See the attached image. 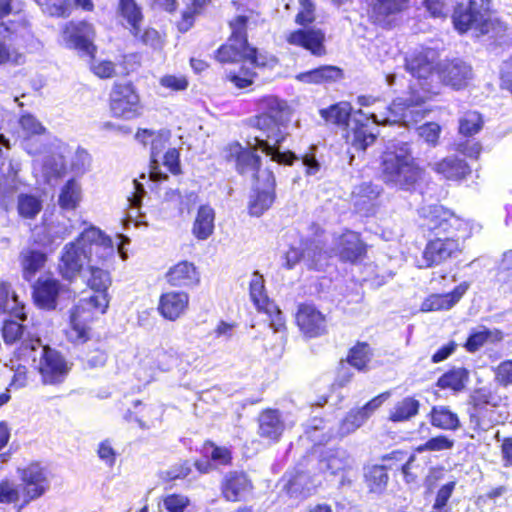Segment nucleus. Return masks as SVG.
<instances>
[{"label":"nucleus","instance_id":"obj_46","mask_svg":"<svg viewBox=\"0 0 512 512\" xmlns=\"http://www.w3.org/2000/svg\"><path fill=\"white\" fill-rule=\"evenodd\" d=\"M89 276L86 280V285L94 293L91 296H103L110 303V296L108 289L111 286L112 279L109 271L99 268L97 266L88 267Z\"/></svg>","mask_w":512,"mask_h":512},{"label":"nucleus","instance_id":"obj_40","mask_svg":"<svg viewBox=\"0 0 512 512\" xmlns=\"http://www.w3.org/2000/svg\"><path fill=\"white\" fill-rule=\"evenodd\" d=\"M429 424L442 431H457L461 427L459 415L447 405H434L427 414Z\"/></svg>","mask_w":512,"mask_h":512},{"label":"nucleus","instance_id":"obj_32","mask_svg":"<svg viewBox=\"0 0 512 512\" xmlns=\"http://www.w3.org/2000/svg\"><path fill=\"white\" fill-rule=\"evenodd\" d=\"M381 189L371 182L361 183L353 189L351 199L357 212L366 216L375 214Z\"/></svg>","mask_w":512,"mask_h":512},{"label":"nucleus","instance_id":"obj_22","mask_svg":"<svg viewBox=\"0 0 512 512\" xmlns=\"http://www.w3.org/2000/svg\"><path fill=\"white\" fill-rule=\"evenodd\" d=\"M117 11L129 24L130 33L142 43L148 44L158 38V32L154 28L142 29L144 15L136 0H118Z\"/></svg>","mask_w":512,"mask_h":512},{"label":"nucleus","instance_id":"obj_24","mask_svg":"<svg viewBox=\"0 0 512 512\" xmlns=\"http://www.w3.org/2000/svg\"><path fill=\"white\" fill-rule=\"evenodd\" d=\"M200 453L206 460L197 459L193 465L199 474H208L217 465H232V451L225 446H218L212 440H205L201 446Z\"/></svg>","mask_w":512,"mask_h":512},{"label":"nucleus","instance_id":"obj_64","mask_svg":"<svg viewBox=\"0 0 512 512\" xmlns=\"http://www.w3.org/2000/svg\"><path fill=\"white\" fill-rule=\"evenodd\" d=\"M299 10L295 15L294 22L299 27L312 26L316 21V9L312 0H299Z\"/></svg>","mask_w":512,"mask_h":512},{"label":"nucleus","instance_id":"obj_61","mask_svg":"<svg viewBox=\"0 0 512 512\" xmlns=\"http://www.w3.org/2000/svg\"><path fill=\"white\" fill-rule=\"evenodd\" d=\"M456 481H449L437 490L430 512H449L448 502L455 490Z\"/></svg>","mask_w":512,"mask_h":512},{"label":"nucleus","instance_id":"obj_2","mask_svg":"<svg viewBox=\"0 0 512 512\" xmlns=\"http://www.w3.org/2000/svg\"><path fill=\"white\" fill-rule=\"evenodd\" d=\"M114 254V245L110 236L97 227L85 229L76 239L67 243L61 252L58 272L69 282L74 281L82 272L84 264L93 259L104 261Z\"/></svg>","mask_w":512,"mask_h":512},{"label":"nucleus","instance_id":"obj_58","mask_svg":"<svg viewBox=\"0 0 512 512\" xmlns=\"http://www.w3.org/2000/svg\"><path fill=\"white\" fill-rule=\"evenodd\" d=\"M192 472L189 460H181L172 465L169 469L161 472L160 478L163 482L171 483L187 478Z\"/></svg>","mask_w":512,"mask_h":512},{"label":"nucleus","instance_id":"obj_25","mask_svg":"<svg viewBox=\"0 0 512 512\" xmlns=\"http://www.w3.org/2000/svg\"><path fill=\"white\" fill-rule=\"evenodd\" d=\"M438 69L437 82L456 90L466 87L472 76V68L460 59L445 60Z\"/></svg>","mask_w":512,"mask_h":512},{"label":"nucleus","instance_id":"obj_37","mask_svg":"<svg viewBox=\"0 0 512 512\" xmlns=\"http://www.w3.org/2000/svg\"><path fill=\"white\" fill-rule=\"evenodd\" d=\"M343 78V69L335 65H321L296 75L298 81L310 85L333 84Z\"/></svg>","mask_w":512,"mask_h":512},{"label":"nucleus","instance_id":"obj_15","mask_svg":"<svg viewBox=\"0 0 512 512\" xmlns=\"http://www.w3.org/2000/svg\"><path fill=\"white\" fill-rule=\"evenodd\" d=\"M17 473L21 481L22 503L20 508L41 498L49 490L50 485L46 469L39 462H30L25 467L18 468Z\"/></svg>","mask_w":512,"mask_h":512},{"label":"nucleus","instance_id":"obj_6","mask_svg":"<svg viewBox=\"0 0 512 512\" xmlns=\"http://www.w3.org/2000/svg\"><path fill=\"white\" fill-rule=\"evenodd\" d=\"M254 104L257 113L251 119V127L275 144L285 142L289 135L286 128L293 112L287 100L266 94L257 98Z\"/></svg>","mask_w":512,"mask_h":512},{"label":"nucleus","instance_id":"obj_38","mask_svg":"<svg viewBox=\"0 0 512 512\" xmlns=\"http://www.w3.org/2000/svg\"><path fill=\"white\" fill-rule=\"evenodd\" d=\"M433 170L448 181H462L472 172L468 163L456 156L440 159L433 165Z\"/></svg>","mask_w":512,"mask_h":512},{"label":"nucleus","instance_id":"obj_55","mask_svg":"<svg viewBox=\"0 0 512 512\" xmlns=\"http://www.w3.org/2000/svg\"><path fill=\"white\" fill-rule=\"evenodd\" d=\"M408 454L409 452L405 449L392 450L380 457L379 465H382L387 473L390 471L395 475L402 469Z\"/></svg>","mask_w":512,"mask_h":512},{"label":"nucleus","instance_id":"obj_23","mask_svg":"<svg viewBox=\"0 0 512 512\" xmlns=\"http://www.w3.org/2000/svg\"><path fill=\"white\" fill-rule=\"evenodd\" d=\"M43 346L40 337L30 333L19 342L11 359L16 364L15 380L25 381L27 379V367L36 364L38 351Z\"/></svg>","mask_w":512,"mask_h":512},{"label":"nucleus","instance_id":"obj_45","mask_svg":"<svg viewBox=\"0 0 512 512\" xmlns=\"http://www.w3.org/2000/svg\"><path fill=\"white\" fill-rule=\"evenodd\" d=\"M215 211L205 204L200 205L192 226V234L198 240L208 239L214 232Z\"/></svg>","mask_w":512,"mask_h":512},{"label":"nucleus","instance_id":"obj_7","mask_svg":"<svg viewBox=\"0 0 512 512\" xmlns=\"http://www.w3.org/2000/svg\"><path fill=\"white\" fill-rule=\"evenodd\" d=\"M248 22L249 18L245 15H236L228 22L230 29L228 41L248 51V62L252 65V67L242 65L238 71H230L226 74L225 79L237 89H245L253 85L258 77L254 68H265L269 64L267 58L260 55L256 47L249 44Z\"/></svg>","mask_w":512,"mask_h":512},{"label":"nucleus","instance_id":"obj_10","mask_svg":"<svg viewBox=\"0 0 512 512\" xmlns=\"http://www.w3.org/2000/svg\"><path fill=\"white\" fill-rule=\"evenodd\" d=\"M317 445L306 452L296 465L280 478L281 491L289 499L304 500L311 495L309 484L312 482L310 465L314 462Z\"/></svg>","mask_w":512,"mask_h":512},{"label":"nucleus","instance_id":"obj_50","mask_svg":"<svg viewBox=\"0 0 512 512\" xmlns=\"http://www.w3.org/2000/svg\"><path fill=\"white\" fill-rule=\"evenodd\" d=\"M81 201V186L75 178H71L62 186L58 205L62 210H75Z\"/></svg>","mask_w":512,"mask_h":512},{"label":"nucleus","instance_id":"obj_47","mask_svg":"<svg viewBox=\"0 0 512 512\" xmlns=\"http://www.w3.org/2000/svg\"><path fill=\"white\" fill-rule=\"evenodd\" d=\"M469 379V371L465 367H451L445 371L436 381L440 390L459 392L464 389Z\"/></svg>","mask_w":512,"mask_h":512},{"label":"nucleus","instance_id":"obj_44","mask_svg":"<svg viewBox=\"0 0 512 512\" xmlns=\"http://www.w3.org/2000/svg\"><path fill=\"white\" fill-rule=\"evenodd\" d=\"M374 356L372 347L368 342L357 341L349 348L345 361L359 372L369 370L371 360Z\"/></svg>","mask_w":512,"mask_h":512},{"label":"nucleus","instance_id":"obj_51","mask_svg":"<svg viewBox=\"0 0 512 512\" xmlns=\"http://www.w3.org/2000/svg\"><path fill=\"white\" fill-rule=\"evenodd\" d=\"M248 51L233 42L221 44L214 52V58L221 64H232L238 60L248 61Z\"/></svg>","mask_w":512,"mask_h":512},{"label":"nucleus","instance_id":"obj_19","mask_svg":"<svg viewBox=\"0 0 512 512\" xmlns=\"http://www.w3.org/2000/svg\"><path fill=\"white\" fill-rule=\"evenodd\" d=\"M219 490L225 502H244L252 495L254 483L244 470H230L222 476Z\"/></svg>","mask_w":512,"mask_h":512},{"label":"nucleus","instance_id":"obj_59","mask_svg":"<svg viewBox=\"0 0 512 512\" xmlns=\"http://www.w3.org/2000/svg\"><path fill=\"white\" fill-rule=\"evenodd\" d=\"M197 198L198 196L195 192L182 195L179 190H171L166 193V201L178 205L177 209L179 214H183L185 211L190 212Z\"/></svg>","mask_w":512,"mask_h":512},{"label":"nucleus","instance_id":"obj_35","mask_svg":"<svg viewBox=\"0 0 512 512\" xmlns=\"http://www.w3.org/2000/svg\"><path fill=\"white\" fill-rule=\"evenodd\" d=\"M10 314L20 321L27 320L25 305L19 300L11 282L0 279V316Z\"/></svg>","mask_w":512,"mask_h":512},{"label":"nucleus","instance_id":"obj_52","mask_svg":"<svg viewBox=\"0 0 512 512\" xmlns=\"http://www.w3.org/2000/svg\"><path fill=\"white\" fill-rule=\"evenodd\" d=\"M42 210V200L35 195L21 193L17 198V211L21 218L33 220Z\"/></svg>","mask_w":512,"mask_h":512},{"label":"nucleus","instance_id":"obj_26","mask_svg":"<svg viewBox=\"0 0 512 512\" xmlns=\"http://www.w3.org/2000/svg\"><path fill=\"white\" fill-rule=\"evenodd\" d=\"M345 142L356 151L365 152L376 141V135L368 129V119L362 110H357L351 125L343 133Z\"/></svg>","mask_w":512,"mask_h":512},{"label":"nucleus","instance_id":"obj_20","mask_svg":"<svg viewBox=\"0 0 512 512\" xmlns=\"http://www.w3.org/2000/svg\"><path fill=\"white\" fill-rule=\"evenodd\" d=\"M285 42L293 47L302 48L315 57L327 54L326 33L314 26L299 27L285 35Z\"/></svg>","mask_w":512,"mask_h":512},{"label":"nucleus","instance_id":"obj_56","mask_svg":"<svg viewBox=\"0 0 512 512\" xmlns=\"http://www.w3.org/2000/svg\"><path fill=\"white\" fill-rule=\"evenodd\" d=\"M483 127V119L479 112L468 111L460 119L459 132L464 136H473Z\"/></svg>","mask_w":512,"mask_h":512},{"label":"nucleus","instance_id":"obj_14","mask_svg":"<svg viewBox=\"0 0 512 512\" xmlns=\"http://www.w3.org/2000/svg\"><path fill=\"white\" fill-rule=\"evenodd\" d=\"M40 381L46 386L63 384L71 371V365L65 356L55 348L44 345L39 354V362L35 366Z\"/></svg>","mask_w":512,"mask_h":512},{"label":"nucleus","instance_id":"obj_12","mask_svg":"<svg viewBox=\"0 0 512 512\" xmlns=\"http://www.w3.org/2000/svg\"><path fill=\"white\" fill-rule=\"evenodd\" d=\"M257 148L256 145L254 148L244 147L240 142L233 141L224 147L223 157L227 163L234 164V169L240 176H250L253 182L262 178L264 173Z\"/></svg>","mask_w":512,"mask_h":512},{"label":"nucleus","instance_id":"obj_48","mask_svg":"<svg viewBox=\"0 0 512 512\" xmlns=\"http://www.w3.org/2000/svg\"><path fill=\"white\" fill-rule=\"evenodd\" d=\"M255 140L258 149L266 156H270L271 160L278 164L292 166L294 162L299 159L298 156L290 150L281 152L279 150L281 144H275L271 142V139L256 137Z\"/></svg>","mask_w":512,"mask_h":512},{"label":"nucleus","instance_id":"obj_34","mask_svg":"<svg viewBox=\"0 0 512 512\" xmlns=\"http://www.w3.org/2000/svg\"><path fill=\"white\" fill-rule=\"evenodd\" d=\"M124 419L137 423L141 429H150L161 421V413L155 405L136 400L124 414Z\"/></svg>","mask_w":512,"mask_h":512},{"label":"nucleus","instance_id":"obj_13","mask_svg":"<svg viewBox=\"0 0 512 512\" xmlns=\"http://www.w3.org/2000/svg\"><path fill=\"white\" fill-rule=\"evenodd\" d=\"M277 199V180L270 168H265L262 178L253 181L247 203V213L259 218L272 208Z\"/></svg>","mask_w":512,"mask_h":512},{"label":"nucleus","instance_id":"obj_4","mask_svg":"<svg viewBox=\"0 0 512 512\" xmlns=\"http://www.w3.org/2000/svg\"><path fill=\"white\" fill-rule=\"evenodd\" d=\"M493 13L492 0H468L454 5L451 20L459 34L475 30L478 35H489L497 43L507 35L508 26L500 18L492 17Z\"/></svg>","mask_w":512,"mask_h":512},{"label":"nucleus","instance_id":"obj_11","mask_svg":"<svg viewBox=\"0 0 512 512\" xmlns=\"http://www.w3.org/2000/svg\"><path fill=\"white\" fill-rule=\"evenodd\" d=\"M60 36L67 48L89 58L96 57V29L92 22L86 19L67 21L61 27Z\"/></svg>","mask_w":512,"mask_h":512},{"label":"nucleus","instance_id":"obj_49","mask_svg":"<svg viewBox=\"0 0 512 512\" xmlns=\"http://www.w3.org/2000/svg\"><path fill=\"white\" fill-rule=\"evenodd\" d=\"M504 338L503 332L499 329L489 330L484 328L483 330H472L466 341L463 343L464 349L469 353H476L482 348L488 341H501Z\"/></svg>","mask_w":512,"mask_h":512},{"label":"nucleus","instance_id":"obj_62","mask_svg":"<svg viewBox=\"0 0 512 512\" xmlns=\"http://www.w3.org/2000/svg\"><path fill=\"white\" fill-rule=\"evenodd\" d=\"M89 70L101 80L111 79L116 75V64L109 59L96 60V57L90 58Z\"/></svg>","mask_w":512,"mask_h":512},{"label":"nucleus","instance_id":"obj_31","mask_svg":"<svg viewBox=\"0 0 512 512\" xmlns=\"http://www.w3.org/2000/svg\"><path fill=\"white\" fill-rule=\"evenodd\" d=\"M189 295L183 291H169L159 297L157 310L166 320L175 321L188 309Z\"/></svg>","mask_w":512,"mask_h":512},{"label":"nucleus","instance_id":"obj_42","mask_svg":"<svg viewBox=\"0 0 512 512\" xmlns=\"http://www.w3.org/2000/svg\"><path fill=\"white\" fill-rule=\"evenodd\" d=\"M420 401L414 396H406L397 401L389 410L387 419L392 423H403L410 421L419 414Z\"/></svg>","mask_w":512,"mask_h":512},{"label":"nucleus","instance_id":"obj_57","mask_svg":"<svg viewBox=\"0 0 512 512\" xmlns=\"http://www.w3.org/2000/svg\"><path fill=\"white\" fill-rule=\"evenodd\" d=\"M368 418L360 408L351 409L346 413L340 423V430L343 434H350L360 428Z\"/></svg>","mask_w":512,"mask_h":512},{"label":"nucleus","instance_id":"obj_53","mask_svg":"<svg viewBox=\"0 0 512 512\" xmlns=\"http://www.w3.org/2000/svg\"><path fill=\"white\" fill-rule=\"evenodd\" d=\"M65 336L69 343L73 345H83L90 340L91 328L89 324L69 317Z\"/></svg>","mask_w":512,"mask_h":512},{"label":"nucleus","instance_id":"obj_21","mask_svg":"<svg viewBox=\"0 0 512 512\" xmlns=\"http://www.w3.org/2000/svg\"><path fill=\"white\" fill-rule=\"evenodd\" d=\"M335 251L340 262L356 265L367 258L368 245L360 232L345 229L336 240Z\"/></svg>","mask_w":512,"mask_h":512},{"label":"nucleus","instance_id":"obj_36","mask_svg":"<svg viewBox=\"0 0 512 512\" xmlns=\"http://www.w3.org/2000/svg\"><path fill=\"white\" fill-rule=\"evenodd\" d=\"M18 259L23 279L31 281L46 266L48 254L41 249L27 247L19 253Z\"/></svg>","mask_w":512,"mask_h":512},{"label":"nucleus","instance_id":"obj_33","mask_svg":"<svg viewBox=\"0 0 512 512\" xmlns=\"http://www.w3.org/2000/svg\"><path fill=\"white\" fill-rule=\"evenodd\" d=\"M355 112L350 102L339 101L328 107L321 108L319 115L327 125H332L345 131L351 125Z\"/></svg>","mask_w":512,"mask_h":512},{"label":"nucleus","instance_id":"obj_5","mask_svg":"<svg viewBox=\"0 0 512 512\" xmlns=\"http://www.w3.org/2000/svg\"><path fill=\"white\" fill-rule=\"evenodd\" d=\"M380 175L386 185L414 191L425 178L421 167L406 145L387 147L380 156Z\"/></svg>","mask_w":512,"mask_h":512},{"label":"nucleus","instance_id":"obj_3","mask_svg":"<svg viewBox=\"0 0 512 512\" xmlns=\"http://www.w3.org/2000/svg\"><path fill=\"white\" fill-rule=\"evenodd\" d=\"M440 63L434 60L433 53L430 50L415 52L405 59L406 71L418 80L422 92L413 89L402 102L398 104L393 103L394 106H400L403 119H407L409 116L412 117L414 113L423 118L430 112V109L417 110L416 108L422 107L427 101L438 94L434 90V84L437 83Z\"/></svg>","mask_w":512,"mask_h":512},{"label":"nucleus","instance_id":"obj_27","mask_svg":"<svg viewBox=\"0 0 512 512\" xmlns=\"http://www.w3.org/2000/svg\"><path fill=\"white\" fill-rule=\"evenodd\" d=\"M62 288L61 282L51 275L39 277L32 287L34 303L41 309L55 310Z\"/></svg>","mask_w":512,"mask_h":512},{"label":"nucleus","instance_id":"obj_63","mask_svg":"<svg viewBox=\"0 0 512 512\" xmlns=\"http://www.w3.org/2000/svg\"><path fill=\"white\" fill-rule=\"evenodd\" d=\"M454 447V441L450 439L447 435L439 434L435 437H432L425 441L424 443L418 445L415 450L418 453L423 452H436L443 450H450Z\"/></svg>","mask_w":512,"mask_h":512},{"label":"nucleus","instance_id":"obj_8","mask_svg":"<svg viewBox=\"0 0 512 512\" xmlns=\"http://www.w3.org/2000/svg\"><path fill=\"white\" fill-rule=\"evenodd\" d=\"M110 116L119 120H133L143 114V104L139 89L132 80H114L107 96Z\"/></svg>","mask_w":512,"mask_h":512},{"label":"nucleus","instance_id":"obj_60","mask_svg":"<svg viewBox=\"0 0 512 512\" xmlns=\"http://www.w3.org/2000/svg\"><path fill=\"white\" fill-rule=\"evenodd\" d=\"M456 481H449L437 490L430 512H449L448 502L455 490Z\"/></svg>","mask_w":512,"mask_h":512},{"label":"nucleus","instance_id":"obj_16","mask_svg":"<svg viewBox=\"0 0 512 512\" xmlns=\"http://www.w3.org/2000/svg\"><path fill=\"white\" fill-rule=\"evenodd\" d=\"M295 324L304 338H320L329 333L330 323L327 314L312 302L297 305Z\"/></svg>","mask_w":512,"mask_h":512},{"label":"nucleus","instance_id":"obj_9","mask_svg":"<svg viewBox=\"0 0 512 512\" xmlns=\"http://www.w3.org/2000/svg\"><path fill=\"white\" fill-rule=\"evenodd\" d=\"M466 406L471 439L484 436L499 424L496 415L498 404L489 390L476 389L467 400Z\"/></svg>","mask_w":512,"mask_h":512},{"label":"nucleus","instance_id":"obj_41","mask_svg":"<svg viewBox=\"0 0 512 512\" xmlns=\"http://www.w3.org/2000/svg\"><path fill=\"white\" fill-rule=\"evenodd\" d=\"M213 0H188L185 9L181 12L180 18L175 22L179 33L188 32L195 24L196 17L204 14L212 5Z\"/></svg>","mask_w":512,"mask_h":512},{"label":"nucleus","instance_id":"obj_29","mask_svg":"<svg viewBox=\"0 0 512 512\" xmlns=\"http://www.w3.org/2000/svg\"><path fill=\"white\" fill-rule=\"evenodd\" d=\"M165 279L172 287L193 288L200 283V272L193 262L182 260L167 270Z\"/></svg>","mask_w":512,"mask_h":512},{"label":"nucleus","instance_id":"obj_43","mask_svg":"<svg viewBox=\"0 0 512 512\" xmlns=\"http://www.w3.org/2000/svg\"><path fill=\"white\" fill-rule=\"evenodd\" d=\"M389 474L379 464H372L364 467L363 482L369 493L382 495L389 484Z\"/></svg>","mask_w":512,"mask_h":512},{"label":"nucleus","instance_id":"obj_30","mask_svg":"<svg viewBox=\"0 0 512 512\" xmlns=\"http://www.w3.org/2000/svg\"><path fill=\"white\" fill-rule=\"evenodd\" d=\"M109 308L108 300L103 296H89L80 299L69 311V317L90 324L98 315H103Z\"/></svg>","mask_w":512,"mask_h":512},{"label":"nucleus","instance_id":"obj_18","mask_svg":"<svg viewBox=\"0 0 512 512\" xmlns=\"http://www.w3.org/2000/svg\"><path fill=\"white\" fill-rule=\"evenodd\" d=\"M401 0H364L363 16L376 27L390 30L395 26L397 16L403 11Z\"/></svg>","mask_w":512,"mask_h":512},{"label":"nucleus","instance_id":"obj_17","mask_svg":"<svg viewBox=\"0 0 512 512\" xmlns=\"http://www.w3.org/2000/svg\"><path fill=\"white\" fill-rule=\"evenodd\" d=\"M249 295L257 311L268 316L269 325L275 332L286 329L284 315L275 302L268 297L264 278L258 272H254L249 283Z\"/></svg>","mask_w":512,"mask_h":512},{"label":"nucleus","instance_id":"obj_28","mask_svg":"<svg viewBox=\"0 0 512 512\" xmlns=\"http://www.w3.org/2000/svg\"><path fill=\"white\" fill-rule=\"evenodd\" d=\"M285 431V421L282 413L276 408H264L257 417V434L270 443L280 441Z\"/></svg>","mask_w":512,"mask_h":512},{"label":"nucleus","instance_id":"obj_1","mask_svg":"<svg viewBox=\"0 0 512 512\" xmlns=\"http://www.w3.org/2000/svg\"><path fill=\"white\" fill-rule=\"evenodd\" d=\"M416 222L419 230L433 235L422 251L423 268L441 265L459 255L473 233L470 221L439 204L420 207Z\"/></svg>","mask_w":512,"mask_h":512},{"label":"nucleus","instance_id":"obj_39","mask_svg":"<svg viewBox=\"0 0 512 512\" xmlns=\"http://www.w3.org/2000/svg\"><path fill=\"white\" fill-rule=\"evenodd\" d=\"M136 140L144 147L150 148L151 162L155 163L162 151L165 149L170 133L167 130H153L147 128H138L135 133Z\"/></svg>","mask_w":512,"mask_h":512},{"label":"nucleus","instance_id":"obj_54","mask_svg":"<svg viewBox=\"0 0 512 512\" xmlns=\"http://www.w3.org/2000/svg\"><path fill=\"white\" fill-rule=\"evenodd\" d=\"M26 326L13 319H5L1 327V335L6 345H12L23 340Z\"/></svg>","mask_w":512,"mask_h":512}]
</instances>
